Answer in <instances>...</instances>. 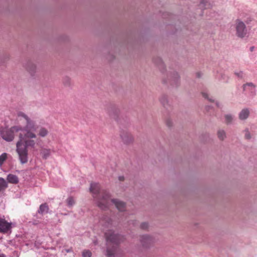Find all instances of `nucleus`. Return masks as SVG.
<instances>
[{
    "label": "nucleus",
    "mask_w": 257,
    "mask_h": 257,
    "mask_svg": "<svg viewBox=\"0 0 257 257\" xmlns=\"http://www.w3.org/2000/svg\"><path fill=\"white\" fill-rule=\"evenodd\" d=\"M24 119L26 124L24 127L16 125L10 128H6L0 131L2 138L7 142L13 141L16 133L21 132L19 134V140L16 143V152L19 160L22 164H26L28 161V148H34L36 144L35 140L37 138L35 133L37 127L35 122L24 112L19 111L17 113L16 121L18 123Z\"/></svg>",
    "instance_id": "f257e3e1"
},
{
    "label": "nucleus",
    "mask_w": 257,
    "mask_h": 257,
    "mask_svg": "<svg viewBox=\"0 0 257 257\" xmlns=\"http://www.w3.org/2000/svg\"><path fill=\"white\" fill-rule=\"evenodd\" d=\"M90 190L92 193L94 198L96 199L98 206L100 208L102 209L106 208L110 202H111L119 211L125 210V203L118 199H111L110 200L109 193L106 191H101L99 184L96 183H91Z\"/></svg>",
    "instance_id": "f03ea898"
},
{
    "label": "nucleus",
    "mask_w": 257,
    "mask_h": 257,
    "mask_svg": "<svg viewBox=\"0 0 257 257\" xmlns=\"http://www.w3.org/2000/svg\"><path fill=\"white\" fill-rule=\"evenodd\" d=\"M106 240L107 250L106 255L107 257H114L117 245L123 240V237L119 234H116L111 230H108L105 232Z\"/></svg>",
    "instance_id": "7ed1b4c3"
},
{
    "label": "nucleus",
    "mask_w": 257,
    "mask_h": 257,
    "mask_svg": "<svg viewBox=\"0 0 257 257\" xmlns=\"http://www.w3.org/2000/svg\"><path fill=\"white\" fill-rule=\"evenodd\" d=\"M236 31V35L240 38H244L248 37V32L244 23L239 19H237L234 24Z\"/></svg>",
    "instance_id": "20e7f679"
},
{
    "label": "nucleus",
    "mask_w": 257,
    "mask_h": 257,
    "mask_svg": "<svg viewBox=\"0 0 257 257\" xmlns=\"http://www.w3.org/2000/svg\"><path fill=\"white\" fill-rule=\"evenodd\" d=\"M243 91L251 96L255 95L256 93V85L252 82H247L242 85Z\"/></svg>",
    "instance_id": "39448f33"
},
{
    "label": "nucleus",
    "mask_w": 257,
    "mask_h": 257,
    "mask_svg": "<svg viewBox=\"0 0 257 257\" xmlns=\"http://www.w3.org/2000/svg\"><path fill=\"white\" fill-rule=\"evenodd\" d=\"M120 136L122 142L125 144H130L134 141L133 135L127 131H121L120 134Z\"/></svg>",
    "instance_id": "423d86ee"
},
{
    "label": "nucleus",
    "mask_w": 257,
    "mask_h": 257,
    "mask_svg": "<svg viewBox=\"0 0 257 257\" xmlns=\"http://www.w3.org/2000/svg\"><path fill=\"white\" fill-rule=\"evenodd\" d=\"M154 241V239L148 235H144L141 236L140 241L144 247H149L153 244Z\"/></svg>",
    "instance_id": "0eeeda50"
},
{
    "label": "nucleus",
    "mask_w": 257,
    "mask_h": 257,
    "mask_svg": "<svg viewBox=\"0 0 257 257\" xmlns=\"http://www.w3.org/2000/svg\"><path fill=\"white\" fill-rule=\"evenodd\" d=\"M11 228V223L8 222L5 219L0 218V232L7 233Z\"/></svg>",
    "instance_id": "6e6552de"
},
{
    "label": "nucleus",
    "mask_w": 257,
    "mask_h": 257,
    "mask_svg": "<svg viewBox=\"0 0 257 257\" xmlns=\"http://www.w3.org/2000/svg\"><path fill=\"white\" fill-rule=\"evenodd\" d=\"M214 5L213 2L210 0H200L198 7L201 11L205 9H210Z\"/></svg>",
    "instance_id": "1a4fd4ad"
},
{
    "label": "nucleus",
    "mask_w": 257,
    "mask_h": 257,
    "mask_svg": "<svg viewBox=\"0 0 257 257\" xmlns=\"http://www.w3.org/2000/svg\"><path fill=\"white\" fill-rule=\"evenodd\" d=\"M250 112L248 109L244 108L242 109L238 114V117L240 120H244L246 119L249 115Z\"/></svg>",
    "instance_id": "9d476101"
},
{
    "label": "nucleus",
    "mask_w": 257,
    "mask_h": 257,
    "mask_svg": "<svg viewBox=\"0 0 257 257\" xmlns=\"http://www.w3.org/2000/svg\"><path fill=\"white\" fill-rule=\"evenodd\" d=\"M49 134L48 130L45 127H40L38 131V136L40 138H45Z\"/></svg>",
    "instance_id": "9b49d317"
},
{
    "label": "nucleus",
    "mask_w": 257,
    "mask_h": 257,
    "mask_svg": "<svg viewBox=\"0 0 257 257\" xmlns=\"http://www.w3.org/2000/svg\"><path fill=\"white\" fill-rule=\"evenodd\" d=\"M7 179L8 182H9L10 183L17 184L19 182V179H18V177L16 175H14V174H9L7 176Z\"/></svg>",
    "instance_id": "f8f14e48"
},
{
    "label": "nucleus",
    "mask_w": 257,
    "mask_h": 257,
    "mask_svg": "<svg viewBox=\"0 0 257 257\" xmlns=\"http://www.w3.org/2000/svg\"><path fill=\"white\" fill-rule=\"evenodd\" d=\"M26 69L32 74L35 72L36 66L34 63L28 62L26 65Z\"/></svg>",
    "instance_id": "ddd939ff"
},
{
    "label": "nucleus",
    "mask_w": 257,
    "mask_h": 257,
    "mask_svg": "<svg viewBox=\"0 0 257 257\" xmlns=\"http://www.w3.org/2000/svg\"><path fill=\"white\" fill-rule=\"evenodd\" d=\"M8 186L7 181L4 178L0 177V193L4 192Z\"/></svg>",
    "instance_id": "4468645a"
},
{
    "label": "nucleus",
    "mask_w": 257,
    "mask_h": 257,
    "mask_svg": "<svg viewBox=\"0 0 257 257\" xmlns=\"http://www.w3.org/2000/svg\"><path fill=\"white\" fill-rule=\"evenodd\" d=\"M48 210H49L48 206L47 205L46 203H44V204H41L40 206L39 209L38 210V212L41 214H43L44 213H48Z\"/></svg>",
    "instance_id": "2eb2a0df"
},
{
    "label": "nucleus",
    "mask_w": 257,
    "mask_h": 257,
    "mask_svg": "<svg viewBox=\"0 0 257 257\" xmlns=\"http://www.w3.org/2000/svg\"><path fill=\"white\" fill-rule=\"evenodd\" d=\"M41 154L43 159H47L51 155V150L49 149L44 148L42 150Z\"/></svg>",
    "instance_id": "dca6fc26"
},
{
    "label": "nucleus",
    "mask_w": 257,
    "mask_h": 257,
    "mask_svg": "<svg viewBox=\"0 0 257 257\" xmlns=\"http://www.w3.org/2000/svg\"><path fill=\"white\" fill-rule=\"evenodd\" d=\"M217 135L218 138L221 141H223L226 138L225 132L223 130H219L217 131Z\"/></svg>",
    "instance_id": "f3484780"
},
{
    "label": "nucleus",
    "mask_w": 257,
    "mask_h": 257,
    "mask_svg": "<svg viewBox=\"0 0 257 257\" xmlns=\"http://www.w3.org/2000/svg\"><path fill=\"white\" fill-rule=\"evenodd\" d=\"M8 157V154L4 153L0 155V166H2Z\"/></svg>",
    "instance_id": "a211bd4d"
},
{
    "label": "nucleus",
    "mask_w": 257,
    "mask_h": 257,
    "mask_svg": "<svg viewBox=\"0 0 257 257\" xmlns=\"http://www.w3.org/2000/svg\"><path fill=\"white\" fill-rule=\"evenodd\" d=\"M224 117L225 121L227 123H230L233 119V116L230 114L225 115Z\"/></svg>",
    "instance_id": "6ab92c4d"
},
{
    "label": "nucleus",
    "mask_w": 257,
    "mask_h": 257,
    "mask_svg": "<svg viewBox=\"0 0 257 257\" xmlns=\"http://www.w3.org/2000/svg\"><path fill=\"white\" fill-rule=\"evenodd\" d=\"M67 205L71 207L75 204V200L72 197H69L66 200Z\"/></svg>",
    "instance_id": "aec40b11"
},
{
    "label": "nucleus",
    "mask_w": 257,
    "mask_h": 257,
    "mask_svg": "<svg viewBox=\"0 0 257 257\" xmlns=\"http://www.w3.org/2000/svg\"><path fill=\"white\" fill-rule=\"evenodd\" d=\"M91 252L89 250H85L82 252V257H91Z\"/></svg>",
    "instance_id": "412c9836"
},
{
    "label": "nucleus",
    "mask_w": 257,
    "mask_h": 257,
    "mask_svg": "<svg viewBox=\"0 0 257 257\" xmlns=\"http://www.w3.org/2000/svg\"><path fill=\"white\" fill-rule=\"evenodd\" d=\"M244 137L245 139L247 140L250 139L251 138V134L248 128H246L244 130Z\"/></svg>",
    "instance_id": "4be33fe9"
},
{
    "label": "nucleus",
    "mask_w": 257,
    "mask_h": 257,
    "mask_svg": "<svg viewBox=\"0 0 257 257\" xmlns=\"http://www.w3.org/2000/svg\"><path fill=\"white\" fill-rule=\"evenodd\" d=\"M202 95L205 98H207L208 99L209 101H213V99L212 97H208V94L207 92H203L202 93Z\"/></svg>",
    "instance_id": "5701e85b"
},
{
    "label": "nucleus",
    "mask_w": 257,
    "mask_h": 257,
    "mask_svg": "<svg viewBox=\"0 0 257 257\" xmlns=\"http://www.w3.org/2000/svg\"><path fill=\"white\" fill-rule=\"evenodd\" d=\"M161 102L164 106L167 104L168 101L165 97H163L161 99Z\"/></svg>",
    "instance_id": "b1692460"
},
{
    "label": "nucleus",
    "mask_w": 257,
    "mask_h": 257,
    "mask_svg": "<svg viewBox=\"0 0 257 257\" xmlns=\"http://www.w3.org/2000/svg\"><path fill=\"white\" fill-rule=\"evenodd\" d=\"M148 227V224L146 222H143L141 224V227L142 229H146Z\"/></svg>",
    "instance_id": "393cba45"
},
{
    "label": "nucleus",
    "mask_w": 257,
    "mask_h": 257,
    "mask_svg": "<svg viewBox=\"0 0 257 257\" xmlns=\"http://www.w3.org/2000/svg\"><path fill=\"white\" fill-rule=\"evenodd\" d=\"M174 75H175L174 80H177L179 77L178 73H175Z\"/></svg>",
    "instance_id": "a878e982"
},
{
    "label": "nucleus",
    "mask_w": 257,
    "mask_h": 257,
    "mask_svg": "<svg viewBox=\"0 0 257 257\" xmlns=\"http://www.w3.org/2000/svg\"><path fill=\"white\" fill-rule=\"evenodd\" d=\"M167 124L168 126H170L172 125V122L170 121H168L167 122Z\"/></svg>",
    "instance_id": "bb28decb"
},
{
    "label": "nucleus",
    "mask_w": 257,
    "mask_h": 257,
    "mask_svg": "<svg viewBox=\"0 0 257 257\" xmlns=\"http://www.w3.org/2000/svg\"><path fill=\"white\" fill-rule=\"evenodd\" d=\"M119 180L120 181H122L124 180V177L123 176H120L119 177Z\"/></svg>",
    "instance_id": "cd10ccee"
},
{
    "label": "nucleus",
    "mask_w": 257,
    "mask_h": 257,
    "mask_svg": "<svg viewBox=\"0 0 257 257\" xmlns=\"http://www.w3.org/2000/svg\"><path fill=\"white\" fill-rule=\"evenodd\" d=\"M66 251L67 252H69L72 251V249H66Z\"/></svg>",
    "instance_id": "c85d7f7f"
},
{
    "label": "nucleus",
    "mask_w": 257,
    "mask_h": 257,
    "mask_svg": "<svg viewBox=\"0 0 257 257\" xmlns=\"http://www.w3.org/2000/svg\"><path fill=\"white\" fill-rule=\"evenodd\" d=\"M216 105L218 107L220 106L219 103L218 102H217V101L216 102Z\"/></svg>",
    "instance_id": "c756f323"
},
{
    "label": "nucleus",
    "mask_w": 257,
    "mask_h": 257,
    "mask_svg": "<svg viewBox=\"0 0 257 257\" xmlns=\"http://www.w3.org/2000/svg\"><path fill=\"white\" fill-rule=\"evenodd\" d=\"M0 257H6V255L3 253L0 254Z\"/></svg>",
    "instance_id": "7c9ffc66"
}]
</instances>
